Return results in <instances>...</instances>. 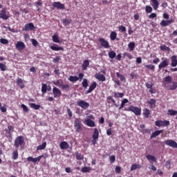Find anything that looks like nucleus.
Segmentation results:
<instances>
[{
    "label": "nucleus",
    "instance_id": "obj_12",
    "mask_svg": "<svg viewBox=\"0 0 177 177\" xmlns=\"http://www.w3.org/2000/svg\"><path fill=\"white\" fill-rule=\"evenodd\" d=\"M53 93L54 95V97H55L56 99L62 96V91H60V89L57 88V87L56 86L53 87Z\"/></svg>",
    "mask_w": 177,
    "mask_h": 177
},
{
    "label": "nucleus",
    "instance_id": "obj_30",
    "mask_svg": "<svg viewBox=\"0 0 177 177\" xmlns=\"http://www.w3.org/2000/svg\"><path fill=\"white\" fill-rule=\"evenodd\" d=\"M92 138L94 140H97V139H99V130L97 128L94 129V133Z\"/></svg>",
    "mask_w": 177,
    "mask_h": 177
},
{
    "label": "nucleus",
    "instance_id": "obj_28",
    "mask_svg": "<svg viewBox=\"0 0 177 177\" xmlns=\"http://www.w3.org/2000/svg\"><path fill=\"white\" fill-rule=\"evenodd\" d=\"M17 84L18 85V86H19V88H21V89H24L25 85H24V82H23V79L21 78H18L17 79Z\"/></svg>",
    "mask_w": 177,
    "mask_h": 177
},
{
    "label": "nucleus",
    "instance_id": "obj_46",
    "mask_svg": "<svg viewBox=\"0 0 177 177\" xmlns=\"http://www.w3.org/2000/svg\"><path fill=\"white\" fill-rule=\"evenodd\" d=\"M75 156H76V159L79 160H84V156H82L81 153H80L79 152H75Z\"/></svg>",
    "mask_w": 177,
    "mask_h": 177
},
{
    "label": "nucleus",
    "instance_id": "obj_49",
    "mask_svg": "<svg viewBox=\"0 0 177 177\" xmlns=\"http://www.w3.org/2000/svg\"><path fill=\"white\" fill-rule=\"evenodd\" d=\"M160 50H167V52H169L171 50V48L169 47L165 46V45H162L160 46Z\"/></svg>",
    "mask_w": 177,
    "mask_h": 177
},
{
    "label": "nucleus",
    "instance_id": "obj_42",
    "mask_svg": "<svg viewBox=\"0 0 177 177\" xmlns=\"http://www.w3.org/2000/svg\"><path fill=\"white\" fill-rule=\"evenodd\" d=\"M128 48L130 50V52H132V50H133L135 49V42H130L129 44H128Z\"/></svg>",
    "mask_w": 177,
    "mask_h": 177
},
{
    "label": "nucleus",
    "instance_id": "obj_33",
    "mask_svg": "<svg viewBox=\"0 0 177 177\" xmlns=\"http://www.w3.org/2000/svg\"><path fill=\"white\" fill-rule=\"evenodd\" d=\"M171 24H172V20H169V21L162 20L160 22V26H162V27H167V26H169Z\"/></svg>",
    "mask_w": 177,
    "mask_h": 177
},
{
    "label": "nucleus",
    "instance_id": "obj_13",
    "mask_svg": "<svg viewBox=\"0 0 177 177\" xmlns=\"http://www.w3.org/2000/svg\"><path fill=\"white\" fill-rule=\"evenodd\" d=\"M53 6L57 8V9H59V10H62L65 8L64 4L62 3L60 1L54 2Z\"/></svg>",
    "mask_w": 177,
    "mask_h": 177
},
{
    "label": "nucleus",
    "instance_id": "obj_63",
    "mask_svg": "<svg viewBox=\"0 0 177 177\" xmlns=\"http://www.w3.org/2000/svg\"><path fill=\"white\" fill-rule=\"evenodd\" d=\"M115 171L116 174H121V167L120 166L116 167Z\"/></svg>",
    "mask_w": 177,
    "mask_h": 177
},
{
    "label": "nucleus",
    "instance_id": "obj_60",
    "mask_svg": "<svg viewBox=\"0 0 177 177\" xmlns=\"http://www.w3.org/2000/svg\"><path fill=\"white\" fill-rule=\"evenodd\" d=\"M21 107L23 108L24 111H26V113H28V110H29L28 107H27V106H26L24 104H22L21 105Z\"/></svg>",
    "mask_w": 177,
    "mask_h": 177
},
{
    "label": "nucleus",
    "instance_id": "obj_17",
    "mask_svg": "<svg viewBox=\"0 0 177 177\" xmlns=\"http://www.w3.org/2000/svg\"><path fill=\"white\" fill-rule=\"evenodd\" d=\"M94 77L96 80H98V81H101V82H104V81H106V76L103 74L96 73Z\"/></svg>",
    "mask_w": 177,
    "mask_h": 177
},
{
    "label": "nucleus",
    "instance_id": "obj_59",
    "mask_svg": "<svg viewBox=\"0 0 177 177\" xmlns=\"http://www.w3.org/2000/svg\"><path fill=\"white\" fill-rule=\"evenodd\" d=\"M109 159H110V161H111V164H113V162H115V156H114V155L111 156Z\"/></svg>",
    "mask_w": 177,
    "mask_h": 177
},
{
    "label": "nucleus",
    "instance_id": "obj_11",
    "mask_svg": "<svg viewBox=\"0 0 177 177\" xmlns=\"http://www.w3.org/2000/svg\"><path fill=\"white\" fill-rule=\"evenodd\" d=\"M169 63V59L165 58L162 60L160 64L158 65L159 70H162V68H165V67H168V64Z\"/></svg>",
    "mask_w": 177,
    "mask_h": 177
},
{
    "label": "nucleus",
    "instance_id": "obj_27",
    "mask_svg": "<svg viewBox=\"0 0 177 177\" xmlns=\"http://www.w3.org/2000/svg\"><path fill=\"white\" fill-rule=\"evenodd\" d=\"M156 99L152 98L148 101V104L150 109H154L156 107Z\"/></svg>",
    "mask_w": 177,
    "mask_h": 177
},
{
    "label": "nucleus",
    "instance_id": "obj_3",
    "mask_svg": "<svg viewBox=\"0 0 177 177\" xmlns=\"http://www.w3.org/2000/svg\"><path fill=\"white\" fill-rule=\"evenodd\" d=\"M71 82H77V81H82L84 80V73H80L78 76H69L68 78Z\"/></svg>",
    "mask_w": 177,
    "mask_h": 177
},
{
    "label": "nucleus",
    "instance_id": "obj_52",
    "mask_svg": "<svg viewBox=\"0 0 177 177\" xmlns=\"http://www.w3.org/2000/svg\"><path fill=\"white\" fill-rule=\"evenodd\" d=\"M145 11L147 13H151L153 12V8L150 6H145Z\"/></svg>",
    "mask_w": 177,
    "mask_h": 177
},
{
    "label": "nucleus",
    "instance_id": "obj_57",
    "mask_svg": "<svg viewBox=\"0 0 177 177\" xmlns=\"http://www.w3.org/2000/svg\"><path fill=\"white\" fill-rule=\"evenodd\" d=\"M145 67L146 68H149V70H151L152 71H154V70H156V66L152 64L146 65Z\"/></svg>",
    "mask_w": 177,
    "mask_h": 177
},
{
    "label": "nucleus",
    "instance_id": "obj_10",
    "mask_svg": "<svg viewBox=\"0 0 177 177\" xmlns=\"http://www.w3.org/2000/svg\"><path fill=\"white\" fill-rule=\"evenodd\" d=\"M32 30H35V26L32 23L26 24L22 28V31H32Z\"/></svg>",
    "mask_w": 177,
    "mask_h": 177
},
{
    "label": "nucleus",
    "instance_id": "obj_23",
    "mask_svg": "<svg viewBox=\"0 0 177 177\" xmlns=\"http://www.w3.org/2000/svg\"><path fill=\"white\" fill-rule=\"evenodd\" d=\"M171 67H176L177 66V56L172 55L171 57Z\"/></svg>",
    "mask_w": 177,
    "mask_h": 177
},
{
    "label": "nucleus",
    "instance_id": "obj_40",
    "mask_svg": "<svg viewBox=\"0 0 177 177\" xmlns=\"http://www.w3.org/2000/svg\"><path fill=\"white\" fill-rule=\"evenodd\" d=\"M167 115H177V111L174 109H169L167 111Z\"/></svg>",
    "mask_w": 177,
    "mask_h": 177
},
{
    "label": "nucleus",
    "instance_id": "obj_29",
    "mask_svg": "<svg viewBox=\"0 0 177 177\" xmlns=\"http://www.w3.org/2000/svg\"><path fill=\"white\" fill-rule=\"evenodd\" d=\"M151 6H153L154 10H157L158 9V6L160 5V3L157 0H151Z\"/></svg>",
    "mask_w": 177,
    "mask_h": 177
},
{
    "label": "nucleus",
    "instance_id": "obj_15",
    "mask_svg": "<svg viewBox=\"0 0 177 177\" xmlns=\"http://www.w3.org/2000/svg\"><path fill=\"white\" fill-rule=\"evenodd\" d=\"M15 48L18 50H23L26 48V44L23 41H17L15 44Z\"/></svg>",
    "mask_w": 177,
    "mask_h": 177
},
{
    "label": "nucleus",
    "instance_id": "obj_26",
    "mask_svg": "<svg viewBox=\"0 0 177 177\" xmlns=\"http://www.w3.org/2000/svg\"><path fill=\"white\" fill-rule=\"evenodd\" d=\"M164 132V130H157L155 131L151 135V139H153L154 138H157L160 133H162Z\"/></svg>",
    "mask_w": 177,
    "mask_h": 177
},
{
    "label": "nucleus",
    "instance_id": "obj_9",
    "mask_svg": "<svg viewBox=\"0 0 177 177\" xmlns=\"http://www.w3.org/2000/svg\"><path fill=\"white\" fill-rule=\"evenodd\" d=\"M44 158V155L39 156L37 158H32L31 156H29L27 158V161L31 162H34L35 164H37V162H39V161H41V160Z\"/></svg>",
    "mask_w": 177,
    "mask_h": 177
},
{
    "label": "nucleus",
    "instance_id": "obj_38",
    "mask_svg": "<svg viewBox=\"0 0 177 177\" xmlns=\"http://www.w3.org/2000/svg\"><path fill=\"white\" fill-rule=\"evenodd\" d=\"M12 160H17V158H19V151L17 149L12 152Z\"/></svg>",
    "mask_w": 177,
    "mask_h": 177
},
{
    "label": "nucleus",
    "instance_id": "obj_19",
    "mask_svg": "<svg viewBox=\"0 0 177 177\" xmlns=\"http://www.w3.org/2000/svg\"><path fill=\"white\" fill-rule=\"evenodd\" d=\"M169 91H175L177 88V82H172V85L169 84L165 86Z\"/></svg>",
    "mask_w": 177,
    "mask_h": 177
},
{
    "label": "nucleus",
    "instance_id": "obj_41",
    "mask_svg": "<svg viewBox=\"0 0 177 177\" xmlns=\"http://www.w3.org/2000/svg\"><path fill=\"white\" fill-rule=\"evenodd\" d=\"M110 38L111 41H115V39H117V32H111L110 35Z\"/></svg>",
    "mask_w": 177,
    "mask_h": 177
},
{
    "label": "nucleus",
    "instance_id": "obj_24",
    "mask_svg": "<svg viewBox=\"0 0 177 177\" xmlns=\"http://www.w3.org/2000/svg\"><path fill=\"white\" fill-rule=\"evenodd\" d=\"M96 86H97L96 82H93V84L90 85L88 90L86 91V93H91L93 91H95V89H96Z\"/></svg>",
    "mask_w": 177,
    "mask_h": 177
},
{
    "label": "nucleus",
    "instance_id": "obj_21",
    "mask_svg": "<svg viewBox=\"0 0 177 177\" xmlns=\"http://www.w3.org/2000/svg\"><path fill=\"white\" fill-rule=\"evenodd\" d=\"M50 48L52 50H55V51L62 50V52H64V48L62 46H58L57 44H54L53 46H50Z\"/></svg>",
    "mask_w": 177,
    "mask_h": 177
},
{
    "label": "nucleus",
    "instance_id": "obj_58",
    "mask_svg": "<svg viewBox=\"0 0 177 177\" xmlns=\"http://www.w3.org/2000/svg\"><path fill=\"white\" fill-rule=\"evenodd\" d=\"M1 71H6V65L5 64L0 63Z\"/></svg>",
    "mask_w": 177,
    "mask_h": 177
},
{
    "label": "nucleus",
    "instance_id": "obj_37",
    "mask_svg": "<svg viewBox=\"0 0 177 177\" xmlns=\"http://www.w3.org/2000/svg\"><path fill=\"white\" fill-rule=\"evenodd\" d=\"M15 129V127L12 125H8V129H6V132L10 135V136H12V131Z\"/></svg>",
    "mask_w": 177,
    "mask_h": 177
},
{
    "label": "nucleus",
    "instance_id": "obj_31",
    "mask_svg": "<svg viewBox=\"0 0 177 177\" xmlns=\"http://www.w3.org/2000/svg\"><path fill=\"white\" fill-rule=\"evenodd\" d=\"M30 107L31 109H33V110H39L41 109V105L40 104H37L35 103H30L29 104Z\"/></svg>",
    "mask_w": 177,
    "mask_h": 177
},
{
    "label": "nucleus",
    "instance_id": "obj_47",
    "mask_svg": "<svg viewBox=\"0 0 177 177\" xmlns=\"http://www.w3.org/2000/svg\"><path fill=\"white\" fill-rule=\"evenodd\" d=\"M82 85L83 88H84V89H86V88H88V80L86 78L83 79Z\"/></svg>",
    "mask_w": 177,
    "mask_h": 177
},
{
    "label": "nucleus",
    "instance_id": "obj_6",
    "mask_svg": "<svg viewBox=\"0 0 177 177\" xmlns=\"http://www.w3.org/2000/svg\"><path fill=\"white\" fill-rule=\"evenodd\" d=\"M156 127H168L169 121L168 120H157L155 122Z\"/></svg>",
    "mask_w": 177,
    "mask_h": 177
},
{
    "label": "nucleus",
    "instance_id": "obj_4",
    "mask_svg": "<svg viewBox=\"0 0 177 177\" xmlns=\"http://www.w3.org/2000/svg\"><path fill=\"white\" fill-rule=\"evenodd\" d=\"M7 12L6 8H2L0 11V19L8 20L10 17V15L6 14Z\"/></svg>",
    "mask_w": 177,
    "mask_h": 177
},
{
    "label": "nucleus",
    "instance_id": "obj_14",
    "mask_svg": "<svg viewBox=\"0 0 177 177\" xmlns=\"http://www.w3.org/2000/svg\"><path fill=\"white\" fill-rule=\"evenodd\" d=\"M74 127L75 128L76 132H81V131H82L81 122L78 120L74 121Z\"/></svg>",
    "mask_w": 177,
    "mask_h": 177
},
{
    "label": "nucleus",
    "instance_id": "obj_44",
    "mask_svg": "<svg viewBox=\"0 0 177 177\" xmlns=\"http://www.w3.org/2000/svg\"><path fill=\"white\" fill-rule=\"evenodd\" d=\"M46 147V142H44L42 145H39L37 147V150H44V149Z\"/></svg>",
    "mask_w": 177,
    "mask_h": 177
},
{
    "label": "nucleus",
    "instance_id": "obj_2",
    "mask_svg": "<svg viewBox=\"0 0 177 177\" xmlns=\"http://www.w3.org/2000/svg\"><path fill=\"white\" fill-rule=\"evenodd\" d=\"M126 111H132V113H134L136 115H140V114H142V109L133 105L130 106L127 109H126Z\"/></svg>",
    "mask_w": 177,
    "mask_h": 177
},
{
    "label": "nucleus",
    "instance_id": "obj_55",
    "mask_svg": "<svg viewBox=\"0 0 177 177\" xmlns=\"http://www.w3.org/2000/svg\"><path fill=\"white\" fill-rule=\"evenodd\" d=\"M31 42H32V45H33V46H35V48H37V46L39 45V43H38V41H37V39H32Z\"/></svg>",
    "mask_w": 177,
    "mask_h": 177
},
{
    "label": "nucleus",
    "instance_id": "obj_5",
    "mask_svg": "<svg viewBox=\"0 0 177 177\" xmlns=\"http://www.w3.org/2000/svg\"><path fill=\"white\" fill-rule=\"evenodd\" d=\"M77 106L79 107H81L82 109H84V110H86L88 107H89V103L86 102L85 100H80L77 102Z\"/></svg>",
    "mask_w": 177,
    "mask_h": 177
},
{
    "label": "nucleus",
    "instance_id": "obj_18",
    "mask_svg": "<svg viewBox=\"0 0 177 177\" xmlns=\"http://www.w3.org/2000/svg\"><path fill=\"white\" fill-rule=\"evenodd\" d=\"M172 82V77L168 75L163 78V85L165 88L167 86V84H171Z\"/></svg>",
    "mask_w": 177,
    "mask_h": 177
},
{
    "label": "nucleus",
    "instance_id": "obj_45",
    "mask_svg": "<svg viewBox=\"0 0 177 177\" xmlns=\"http://www.w3.org/2000/svg\"><path fill=\"white\" fill-rule=\"evenodd\" d=\"M48 91V85L46 84H42L41 92L42 93H46Z\"/></svg>",
    "mask_w": 177,
    "mask_h": 177
},
{
    "label": "nucleus",
    "instance_id": "obj_50",
    "mask_svg": "<svg viewBox=\"0 0 177 177\" xmlns=\"http://www.w3.org/2000/svg\"><path fill=\"white\" fill-rule=\"evenodd\" d=\"M108 55L110 59H114L117 56V54L113 50L110 51Z\"/></svg>",
    "mask_w": 177,
    "mask_h": 177
},
{
    "label": "nucleus",
    "instance_id": "obj_32",
    "mask_svg": "<svg viewBox=\"0 0 177 177\" xmlns=\"http://www.w3.org/2000/svg\"><path fill=\"white\" fill-rule=\"evenodd\" d=\"M116 75L118 78H120L122 82H127V78L125 77V76H124V75H121L120 73L117 72Z\"/></svg>",
    "mask_w": 177,
    "mask_h": 177
},
{
    "label": "nucleus",
    "instance_id": "obj_35",
    "mask_svg": "<svg viewBox=\"0 0 177 177\" xmlns=\"http://www.w3.org/2000/svg\"><path fill=\"white\" fill-rule=\"evenodd\" d=\"M73 23V19H62V24L64 26H68V24H71Z\"/></svg>",
    "mask_w": 177,
    "mask_h": 177
},
{
    "label": "nucleus",
    "instance_id": "obj_56",
    "mask_svg": "<svg viewBox=\"0 0 177 177\" xmlns=\"http://www.w3.org/2000/svg\"><path fill=\"white\" fill-rule=\"evenodd\" d=\"M119 28V31H120V32H127V28L124 26H120L118 27Z\"/></svg>",
    "mask_w": 177,
    "mask_h": 177
},
{
    "label": "nucleus",
    "instance_id": "obj_1",
    "mask_svg": "<svg viewBox=\"0 0 177 177\" xmlns=\"http://www.w3.org/2000/svg\"><path fill=\"white\" fill-rule=\"evenodd\" d=\"M23 145H24V137L23 136L17 137L14 142V146L16 149H19L20 146H23Z\"/></svg>",
    "mask_w": 177,
    "mask_h": 177
},
{
    "label": "nucleus",
    "instance_id": "obj_7",
    "mask_svg": "<svg viewBox=\"0 0 177 177\" xmlns=\"http://www.w3.org/2000/svg\"><path fill=\"white\" fill-rule=\"evenodd\" d=\"M165 144L167 145V146L173 147V149H177V142L174 140H171V139L167 140L165 141Z\"/></svg>",
    "mask_w": 177,
    "mask_h": 177
},
{
    "label": "nucleus",
    "instance_id": "obj_51",
    "mask_svg": "<svg viewBox=\"0 0 177 177\" xmlns=\"http://www.w3.org/2000/svg\"><path fill=\"white\" fill-rule=\"evenodd\" d=\"M107 100H111V102L113 103L115 107H118V104H117V103H115V100L113 97H111V96L107 97Z\"/></svg>",
    "mask_w": 177,
    "mask_h": 177
},
{
    "label": "nucleus",
    "instance_id": "obj_64",
    "mask_svg": "<svg viewBox=\"0 0 177 177\" xmlns=\"http://www.w3.org/2000/svg\"><path fill=\"white\" fill-rule=\"evenodd\" d=\"M82 172H89V167H84L82 169Z\"/></svg>",
    "mask_w": 177,
    "mask_h": 177
},
{
    "label": "nucleus",
    "instance_id": "obj_61",
    "mask_svg": "<svg viewBox=\"0 0 177 177\" xmlns=\"http://www.w3.org/2000/svg\"><path fill=\"white\" fill-rule=\"evenodd\" d=\"M35 4L37 8H38V6H42V1L41 0H38L35 3Z\"/></svg>",
    "mask_w": 177,
    "mask_h": 177
},
{
    "label": "nucleus",
    "instance_id": "obj_39",
    "mask_svg": "<svg viewBox=\"0 0 177 177\" xmlns=\"http://www.w3.org/2000/svg\"><path fill=\"white\" fill-rule=\"evenodd\" d=\"M143 115L144 117H145V118H149L150 115V110H149L148 109H145L143 110Z\"/></svg>",
    "mask_w": 177,
    "mask_h": 177
},
{
    "label": "nucleus",
    "instance_id": "obj_62",
    "mask_svg": "<svg viewBox=\"0 0 177 177\" xmlns=\"http://www.w3.org/2000/svg\"><path fill=\"white\" fill-rule=\"evenodd\" d=\"M60 88H62V89H68L70 86L68 84H61Z\"/></svg>",
    "mask_w": 177,
    "mask_h": 177
},
{
    "label": "nucleus",
    "instance_id": "obj_43",
    "mask_svg": "<svg viewBox=\"0 0 177 177\" xmlns=\"http://www.w3.org/2000/svg\"><path fill=\"white\" fill-rule=\"evenodd\" d=\"M113 97L116 99H118V97H124V93L115 92Z\"/></svg>",
    "mask_w": 177,
    "mask_h": 177
},
{
    "label": "nucleus",
    "instance_id": "obj_34",
    "mask_svg": "<svg viewBox=\"0 0 177 177\" xmlns=\"http://www.w3.org/2000/svg\"><path fill=\"white\" fill-rule=\"evenodd\" d=\"M147 160H149V161H153V162H156L157 161V158L154 157V156L148 154L146 156Z\"/></svg>",
    "mask_w": 177,
    "mask_h": 177
},
{
    "label": "nucleus",
    "instance_id": "obj_48",
    "mask_svg": "<svg viewBox=\"0 0 177 177\" xmlns=\"http://www.w3.org/2000/svg\"><path fill=\"white\" fill-rule=\"evenodd\" d=\"M53 41L55 42V44H60V40L59 39V37L56 35L53 36Z\"/></svg>",
    "mask_w": 177,
    "mask_h": 177
},
{
    "label": "nucleus",
    "instance_id": "obj_54",
    "mask_svg": "<svg viewBox=\"0 0 177 177\" xmlns=\"http://www.w3.org/2000/svg\"><path fill=\"white\" fill-rule=\"evenodd\" d=\"M0 43L2 44L3 45H8V44H9V40L1 38L0 39Z\"/></svg>",
    "mask_w": 177,
    "mask_h": 177
},
{
    "label": "nucleus",
    "instance_id": "obj_16",
    "mask_svg": "<svg viewBox=\"0 0 177 177\" xmlns=\"http://www.w3.org/2000/svg\"><path fill=\"white\" fill-rule=\"evenodd\" d=\"M84 124L87 125V127H90V128H94V127H96L95 121L91 120V119H86Z\"/></svg>",
    "mask_w": 177,
    "mask_h": 177
},
{
    "label": "nucleus",
    "instance_id": "obj_53",
    "mask_svg": "<svg viewBox=\"0 0 177 177\" xmlns=\"http://www.w3.org/2000/svg\"><path fill=\"white\" fill-rule=\"evenodd\" d=\"M145 86L147 89H150L154 86V84L153 82H147Z\"/></svg>",
    "mask_w": 177,
    "mask_h": 177
},
{
    "label": "nucleus",
    "instance_id": "obj_20",
    "mask_svg": "<svg viewBox=\"0 0 177 177\" xmlns=\"http://www.w3.org/2000/svg\"><path fill=\"white\" fill-rule=\"evenodd\" d=\"M89 67V60L85 59L82 64V70L86 71Z\"/></svg>",
    "mask_w": 177,
    "mask_h": 177
},
{
    "label": "nucleus",
    "instance_id": "obj_8",
    "mask_svg": "<svg viewBox=\"0 0 177 177\" xmlns=\"http://www.w3.org/2000/svg\"><path fill=\"white\" fill-rule=\"evenodd\" d=\"M98 41L100 43L101 46L105 48V49H109V48H110V44H109V41L106 40V39L100 38Z\"/></svg>",
    "mask_w": 177,
    "mask_h": 177
},
{
    "label": "nucleus",
    "instance_id": "obj_25",
    "mask_svg": "<svg viewBox=\"0 0 177 177\" xmlns=\"http://www.w3.org/2000/svg\"><path fill=\"white\" fill-rule=\"evenodd\" d=\"M142 168V165L138 163H133L131 165L130 171H136V169H140Z\"/></svg>",
    "mask_w": 177,
    "mask_h": 177
},
{
    "label": "nucleus",
    "instance_id": "obj_36",
    "mask_svg": "<svg viewBox=\"0 0 177 177\" xmlns=\"http://www.w3.org/2000/svg\"><path fill=\"white\" fill-rule=\"evenodd\" d=\"M129 100H128V99H127V98H124L122 101V102H121V104H120V107H119V110H122V109H124V106H125V104H127V103H129Z\"/></svg>",
    "mask_w": 177,
    "mask_h": 177
},
{
    "label": "nucleus",
    "instance_id": "obj_22",
    "mask_svg": "<svg viewBox=\"0 0 177 177\" xmlns=\"http://www.w3.org/2000/svg\"><path fill=\"white\" fill-rule=\"evenodd\" d=\"M59 147L62 150H67V149H68V147H69V145L67 142L62 141L59 144Z\"/></svg>",
    "mask_w": 177,
    "mask_h": 177
}]
</instances>
